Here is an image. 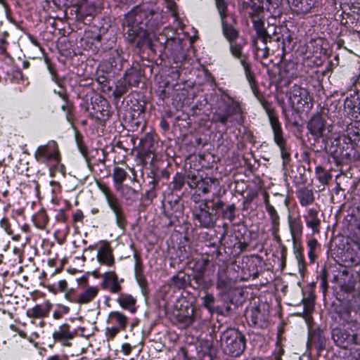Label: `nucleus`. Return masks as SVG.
<instances>
[{
  "label": "nucleus",
  "mask_w": 360,
  "mask_h": 360,
  "mask_svg": "<svg viewBox=\"0 0 360 360\" xmlns=\"http://www.w3.org/2000/svg\"><path fill=\"white\" fill-rule=\"evenodd\" d=\"M162 25L161 14L148 4L133 8L124 17L123 26L127 27V39L137 47L147 44L152 48L156 41L163 44L156 31Z\"/></svg>",
  "instance_id": "f257e3e1"
},
{
  "label": "nucleus",
  "mask_w": 360,
  "mask_h": 360,
  "mask_svg": "<svg viewBox=\"0 0 360 360\" xmlns=\"http://www.w3.org/2000/svg\"><path fill=\"white\" fill-rule=\"evenodd\" d=\"M264 108L273 132L274 141L280 149L283 165H286L290 160V153L281 124L274 109L268 107H264Z\"/></svg>",
  "instance_id": "f03ea898"
},
{
  "label": "nucleus",
  "mask_w": 360,
  "mask_h": 360,
  "mask_svg": "<svg viewBox=\"0 0 360 360\" xmlns=\"http://www.w3.org/2000/svg\"><path fill=\"white\" fill-rule=\"evenodd\" d=\"M98 187L105 195L108 205L115 215L117 226L120 229L124 230L127 221L120 201L107 184L98 183Z\"/></svg>",
  "instance_id": "7ed1b4c3"
},
{
  "label": "nucleus",
  "mask_w": 360,
  "mask_h": 360,
  "mask_svg": "<svg viewBox=\"0 0 360 360\" xmlns=\"http://www.w3.org/2000/svg\"><path fill=\"white\" fill-rule=\"evenodd\" d=\"M221 340L226 352L231 356H238L245 350V337L235 328H230L224 331L221 336Z\"/></svg>",
  "instance_id": "20e7f679"
},
{
  "label": "nucleus",
  "mask_w": 360,
  "mask_h": 360,
  "mask_svg": "<svg viewBox=\"0 0 360 360\" xmlns=\"http://www.w3.org/2000/svg\"><path fill=\"white\" fill-rule=\"evenodd\" d=\"M291 107L296 110L311 108V98L307 89L297 84L292 86L286 94Z\"/></svg>",
  "instance_id": "39448f33"
},
{
  "label": "nucleus",
  "mask_w": 360,
  "mask_h": 360,
  "mask_svg": "<svg viewBox=\"0 0 360 360\" xmlns=\"http://www.w3.org/2000/svg\"><path fill=\"white\" fill-rule=\"evenodd\" d=\"M34 158L40 163L57 165L60 161L57 143L55 141H50L45 145L39 146L34 152Z\"/></svg>",
  "instance_id": "423d86ee"
},
{
  "label": "nucleus",
  "mask_w": 360,
  "mask_h": 360,
  "mask_svg": "<svg viewBox=\"0 0 360 360\" xmlns=\"http://www.w3.org/2000/svg\"><path fill=\"white\" fill-rule=\"evenodd\" d=\"M220 100L225 105L226 110L224 113L220 112H214L213 119L215 122H219L225 124L231 116L242 112L240 103L230 96L226 92L224 91L221 94Z\"/></svg>",
  "instance_id": "0eeeda50"
},
{
  "label": "nucleus",
  "mask_w": 360,
  "mask_h": 360,
  "mask_svg": "<svg viewBox=\"0 0 360 360\" xmlns=\"http://www.w3.org/2000/svg\"><path fill=\"white\" fill-rule=\"evenodd\" d=\"M107 323L108 326L106 328L105 335L108 340H112L120 332L126 330L129 319L124 314L113 311L108 314Z\"/></svg>",
  "instance_id": "6e6552de"
},
{
  "label": "nucleus",
  "mask_w": 360,
  "mask_h": 360,
  "mask_svg": "<svg viewBox=\"0 0 360 360\" xmlns=\"http://www.w3.org/2000/svg\"><path fill=\"white\" fill-rule=\"evenodd\" d=\"M229 43L231 54L240 60V63L244 69L246 78L251 84L254 82V76L251 72L250 65L248 62V56L243 51L245 43H238L236 40Z\"/></svg>",
  "instance_id": "1a4fd4ad"
},
{
  "label": "nucleus",
  "mask_w": 360,
  "mask_h": 360,
  "mask_svg": "<svg viewBox=\"0 0 360 360\" xmlns=\"http://www.w3.org/2000/svg\"><path fill=\"white\" fill-rule=\"evenodd\" d=\"M307 128L315 137H322L323 141L332 139L330 135V126L326 127L325 121L321 115L313 116L307 124Z\"/></svg>",
  "instance_id": "9d476101"
},
{
  "label": "nucleus",
  "mask_w": 360,
  "mask_h": 360,
  "mask_svg": "<svg viewBox=\"0 0 360 360\" xmlns=\"http://www.w3.org/2000/svg\"><path fill=\"white\" fill-rule=\"evenodd\" d=\"M101 286L103 289L112 294H120L122 290V283L123 278H119L117 274L112 271L104 273L102 275Z\"/></svg>",
  "instance_id": "9b49d317"
},
{
  "label": "nucleus",
  "mask_w": 360,
  "mask_h": 360,
  "mask_svg": "<svg viewBox=\"0 0 360 360\" xmlns=\"http://www.w3.org/2000/svg\"><path fill=\"white\" fill-rule=\"evenodd\" d=\"M193 216L200 227L208 229L214 226L215 224L212 213L207 209V203H203L195 208L193 211Z\"/></svg>",
  "instance_id": "f8f14e48"
},
{
  "label": "nucleus",
  "mask_w": 360,
  "mask_h": 360,
  "mask_svg": "<svg viewBox=\"0 0 360 360\" xmlns=\"http://www.w3.org/2000/svg\"><path fill=\"white\" fill-rule=\"evenodd\" d=\"M216 287L219 290L218 295L223 298L229 295L235 289L234 283L224 271L217 274Z\"/></svg>",
  "instance_id": "ddd939ff"
},
{
  "label": "nucleus",
  "mask_w": 360,
  "mask_h": 360,
  "mask_svg": "<svg viewBox=\"0 0 360 360\" xmlns=\"http://www.w3.org/2000/svg\"><path fill=\"white\" fill-rule=\"evenodd\" d=\"M325 345L326 338L321 329L316 328L309 330L307 343V346L309 349L315 348L318 352H321L324 349Z\"/></svg>",
  "instance_id": "4468645a"
},
{
  "label": "nucleus",
  "mask_w": 360,
  "mask_h": 360,
  "mask_svg": "<svg viewBox=\"0 0 360 360\" xmlns=\"http://www.w3.org/2000/svg\"><path fill=\"white\" fill-rule=\"evenodd\" d=\"M288 223L292 243H300L303 233V224L300 216L292 217L288 214Z\"/></svg>",
  "instance_id": "2eb2a0df"
},
{
  "label": "nucleus",
  "mask_w": 360,
  "mask_h": 360,
  "mask_svg": "<svg viewBox=\"0 0 360 360\" xmlns=\"http://www.w3.org/2000/svg\"><path fill=\"white\" fill-rule=\"evenodd\" d=\"M97 260L101 265L111 266L115 264V258L110 245L105 242L98 248Z\"/></svg>",
  "instance_id": "dca6fc26"
},
{
  "label": "nucleus",
  "mask_w": 360,
  "mask_h": 360,
  "mask_svg": "<svg viewBox=\"0 0 360 360\" xmlns=\"http://www.w3.org/2000/svg\"><path fill=\"white\" fill-rule=\"evenodd\" d=\"M291 9L298 15H305L315 7L316 0H288Z\"/></svg>",
  "instance_id": "f3484780"
},
{
  "label": "nucleus",
  "mask_w": 360,
  "mask_h": 360,
  "mask_svg": "<svg viewBox=\"0 0 360 360\" xmlns=\"http://www.w3.org/2000/svg\"><path fill=\"white\" fill-rule=\"evenodd\" d=\"M306 225L311 229L313 233L320 232L321 219L319 217V212L315 208H309L304 216Z\"/></svg>",
  "instance_id": "a211bd4d"
},
{
  "label": "nucleus",
  "mask_w": 360,
  "mask_h": 360,
  "mask_svg": "<svg viewBox=\"0 0 360 360\" xmlns=\"http://www.w3.org/2000/svg\"><path fill=\"white\" fill-rule=\"evenodd\" d=\"M51 304L47 303L44 305L37 304L32 308L27 310V315L29 318L32 319H42L44 317L48 316L51 310Z\"/></svg>",
  "instance_id": "6ab92c4d"
},
{
  "label": "nucleus",
  "mask_w": 360,
  "mask_h": 360,
  "mask_svg": "<svg viewBox=\"0 0 360 360\" xmlns=\"http://www.w3.org/2000/svg\"><path fill=\"white\" fill-rule=\"evenodd\" d=\"M99 288L98 286H88L79 293V305L87 304L92 302L98 295Z\"/></svg>",
  "instance_id": "aec40b11"
},
{
  "label": "nucleus",
  "mask_w": 360,
  "mask_h": 360,
  "mask_svg": "<svg viewBox=\"0 0 360 360\" xmlns=\"http://www.w3.org/2000/svg\"><path fill=\"white\" fill-rule=\"evenodd\" d=\"M252 25L256 31L257 36L262 42L266 45L269 41H271V36L268 33L264 27V22L259 18H254L252 20Z\"/></svg>",
  "instance_id": "412c9836"
},
{
  "label": "nucleus",
  "mask_w": 360,
  "mask_h": 360,
  "mask_svg": "<svg viewBox=\"0 0 360 360\" xmlns=\"http://www.w3.org/2000/svg\"><path fill=\"white\" fill-rule=\"evenodd\" d=\"M116 301L122 308L131 313H134L136 310L135 307L136 300L131 295L120 292Z\"/></svg>",
  "instance_id": "4be33fe9"
},
{
  "label": "nucleus",
  "mask_w": 360,
  "mask_h": 360,
  "mask_svg": "<svg viewBox=\"0 0 360 360\" xmlns=\"http://www.w3.org/2000/svg\"><path fill=\"white\" fill-rule=\"evenodd\" d=\"M70 325L67 323L60 326L53 333V339L58 342L72 340L75 336V333L70 331Z\"/></svg>",
  "instance_id": "5701e85b"
},
{
  "label": "nucleus",
  "mask_w": 360,
  "mask_h": 360,
  "mask_svg": "<svg viewBox=\"0 0 360 360\" xmlns=\"http://www.w3.org/2000/svg\"><path fill=\"white\" fill-rule=\"evenodd\" d=\"M266 210L269 215L271 224V231L272 235L276 238H279V236H278V232L279 231L280 226V217L273 205L266 207Z\"/></svg>",
  "instance_id": "b1692460"
},
{
  "label": "nucleus",
  "mask_w": 360,
  "mask_h": 360,
  "mask_svg": "<svg viewBox=\"0 0 360 360\" xmlns=\"http://www.w3.org/2000/svg\"><path fill=\"white\" fill-rule=\"evenodd\" d=\"M117 191L129 205L135 202L139 198V191L128 185L122 186Z\"/></svg>",
  "instance_id": "393cba45"
},
{
  "label": "nucleus",
  "mask_w": 360,
  "mask_h": 360,
  "mask_svg": "<svg viewBox=\"0 0 360 360\" xmlns=\"http://www.w3.org/2000/svg\"><path fill=\"white\" fill-rule=\"evenodd\" d=\"M221 24L223 35L229 42L235 41L238 37V30L228 22L227 19L221 20Z\"/></svg>",
  "instance_id": "a878e982"
},
{
  "label": "nucleus",
  "mask_w": 360,
  "mask_h": 360,
  "mask_svg": "<svg viewBox=\"0 0 360 360\" xmlns=\"http://www.w3.org/2000/svg\"><path fill=\"white\" fill-rule=\"evenodd\" d=\"M302 248L300 243H293V252L297 262L298 269L300 274H304L306 270V262L302 253Z\"/></svg>",
  "instance_id": "bb28decb"
},
{
  "label": "nucleus",
  "mask_w": 360,
  "mask_h": 360,
  "mask_svg": "<svg viewBox=\"0 0 360 360\" xmlns=\"http://www.w3.org/2000/svg\"><path fill=\"white\" fill-rule=\"evenodd\" d=\"M297 198L300 205L303 207L309 205L314 201V195L313 191L306 188L298 191Z\"/></svg>",
  "instance_id": "cd10ccee"
},
{
  "label": "nucleus",
  "mask_w": 360,
  "mask_h": 360,
  "mask_svg": "<svg viewBox=\"0 0 360 360\" xmlns=\"http://www.w3.org/2000/svg\"><path fill=\"white\" fill-rule=\"evenodd\" d=\"M127 176V172L123 168L118 166L115 167L112 179L117 190H120V187L123 186V182L126 180Z\"/></svg>",
  "instance_id": "c85d7f7f"
},
{
  "label": "nucleus",
  "mask_w": 360,
  "mask_h": 360,
  "mask_svg": "<svg viewBox=\"0 0 360 360\" xmlns=\"http://www.w3.org/2000/svg\"><path fill=\"white\" fill-rule=\"evenodd\" d=\"M214 182V180L211 179L204 181H199L194 178L188 182V184L191 188L198 187L202 191V193L206 194L210 191V187Z\"/></svg>",
  "instance_id": "c756f323"
},
{
  "label": "nucleus",
  "mask_w": 360,
  "mask_h": 360,
  "mask_svg": "<svg viewBox=\"0 0 360 360\" xmlns=\"http://www.w3.org/2000/svg\"><path fill=\"white\" fill-rule=\"evenodd\" d=\"M333 339L337 345L341 347H347V342L349 337V334L340 329H335L332 333Z\"/></svg>",
  "instance_id": "7c9ffc66"
},
{
  "label": "nucleus",
  "mask_w": 360,
  "mask_h": 360,
  "mask_svg": "<svg viewBox=\"0 0 360 360\" xmlns=\"http://www.w3.org/2000/svg\"><path fill=\"white\" fill-rule=\"evenodd\" d=\"M0 227L4 230V231L9 236H12V240L14 241H19L21 238L20 234H13V229H11V225L8 221V219L6 217H4L0 221Z\"/></svg>",
  "instance_id": "2f4dec72"
},
{
  "label": "nucleus",
  "mask_w": 360,
  "mask_h": 360,
  "mask_svg": "<svg viewBox=\"0 0 360 360\" xmlns=\"http://www.w3.org/2000/svg\"><path fill=\"white\" fill-rule=\"evenodd\" d=\"M357 94H359V93L355 92L354 94L350 95V96L347 97L344 103V106L345 108H347L350 111L355 113H356L358 105Z\"/></svg>",
  "instance_id": "473e14b6"
},
{
  "label": "nucleus",
  "mask_w": 360,
  "mask_h": 360,
  "mask_svg": "<svg viewBox=\"0 0 360 360\" xmlns=\"http://www.w3.org/2000/svg\"><path fill=\"white\" fill-rule=\"evenodd\" d=\"M129 87L130 86L127 85L126 82H124L122 78L120 79L117 81L113 91L114 96L115 98H120L128 91Z\"/></svg>",
  "instance_id": "72a5a7b5"
},
{
  "label": "nucleus",
  "mask_w": 360,
  "mask_h": 360,
  "mask_svg": "<svg viewBox=\"0 0 360 360\" xmlns=\"http://www.w3.org/2000/svg\"><path fill=\"white\" fill-rule=\"evenodd\" d=\"M215 6L219 13L220 20H224L228 18V4L225 0H214Z\"/></svg>",
  "instance_id": "f704fd0d"
},
{
  "label": "nucleus",
  "mask_w": 360,
  "mask_h": 360,
  "mask_svg": "<svg viewBox=\"0 0 360 360\" xmlns=\"http://www.w3.org/2000/svg\"><path fill=\"white\" fill-rule=\"evenodd\" d=\"M339 317L345 323H352V325L355 327V328H358L359 327V324L356 321H352L351 317V311L349 308L343 307L340 309L338 311Z\"/></svg>",
  "instance_id": "c9c22d12"
},
{
  "label": "nucleus",
  "mask_w": 360,
  "mask_h": 360,
  "mask_svg": "<svg viewBox=\"0 0 360 360\" xmlns=\"http://www.w3.org/2000/svg\"><path fill=\"white\" fill-rule=\"evenodd\" d=\"M130 87L139 83L138 75L134 71H127L122 77Z\"/></svg>",
  "instance_id": "e433bc0d"
},
{
  "label": "nucleus",
  "mask_w": 360,
  "mask_h": 360,
  "mask_svg": "<svg viewBox=\"0 0 360 360\" xmlns=\"http://www.w3.org/2000/svg\"><path fill=\"white\" fill-rule=\"evenodd\" d=\"M236 207L234 204L228 205V207L222 210V217L228 219L230 221H233L236 219L235 212Z\"/></svg>",
  "instance_id": "4c0bfd02"
},
{
  "label": "nucleus",
  "mask_w": 360,
  "mask_h": 360,
  "mask_svg": "<svg viewBox=\"0 0 360 360\" xmlns=\"http://www.w3.org/2000/svg\"><path fill=\"white\" fill-rule=\"evenodd\" d=\"M202 300L205 307L209 310H212L213 309L215 298L212 294L207 293L204 297H202Z\"/></svg>",
  "instance_id": "58836bf2"
},
{
  "label": "nucleus",
  "mask_w": 360,
  "mask_h": 360,
  "mask_svg": "<svg viewBox=\"0 0 360 360\" xmlns=\"http://www.w3.org/2000/svg\"><path fill=\"white\" fill-rule=\"evenodd\" d=\"M61 109L66 113V119L68 122L72 124L73 115L71 112L72 106L66 101V103L61 106Z\"/></svg>",
  "instance_id": "ea45409f"
},
{
  "label": "nucleus",
  "mask_w": 360,
  "mask_h": 360,
  "mask_svg": "<svg viewBox=\"0 0 360 360\" xmlns=\"http://www.w3.org/2000/svg\"><path fill=\"white\" fill-rule=\"evenodd\" d=\"M65 298L70 302L79 304V293L69 291L65 294Z\"/></svg>",
  "instance_id": "a19ab883"
},
{
  "label": "nucleus",
  "mask_w": 360,
  "mask_h": 360,
  "mask_svg": "<svg viewBox=\"0 0 360 360\" xmlns=\"http://www.w3.org/2000/svg\"><path fill=\"white\" fill-rule=\"evenodd\" d=\"M260 311L258 309L255 308L251 310V321L254 324H257L260 321Z\"/></svg>",
  "instance_id": "79ce46f5"
},
{
  "label": "nucleus",
  "mask_w": 360,
  "mask_h": 360,
  "mask_svg": "<svg viewBox=\"0 0 360 360\" xmlns=\"http://www.w3.org/2000/svg\"><path fill=\"white\" fill-rule=\"evenodd\" d=\"M134 273L135 276L143 274V264L139 259H136L134 264Z\"/></svg>",
  "instance_id": "37998d69"
},
{
  "label": "nucleus",
  "mask_w": 360,
  "mask_h": 360,
  "mask_svg": "<svg viewBox=\"0 0 360 360\" xmlns=\"http://www.w3.org/2000/svg\"><path fill=\"white\" fill-rule=\"evenodd\" d=\"M139 286L143 290L147 286V281L143 274L135 276Z\"/></svg>",
  "instance_id": "c03bdc74"
},
{
  "label": "nucleus",
  "mask_w": 360,
  "mask_h": 360,
  "mask_svg": "<svg viewBox=\"0 0 360 360\" xmlns=\"http://www.w3.org/2000/svg\"><path fill=\"white\" fill-rule=\"evenodd\" d=\"M303 303H304V313L305 314H311V311H313V308H314L312 302L309 300H304Z\"/></svg>",
  "instance_id": "a18cd8bd"
},
{
  "label": "nucleus",
  "mask_w": 360,
  "mask_h": 360,
  "mask_svg": "<svg viewBox=\"0 0 360 360\" xmlns=\"http://www.w3.org/2000/svg\"><path fill=\"white\" fill-rule=\"evenodd\" d=\"M281 266L283 269L286 264V259H287V248L285 246H283L281 250Z\"/></svg>",
  "instance_id": "49530a36"
},
{
  "label": "nucleus",
  "mask_w": 360,
  "mask_h": 360,
  "mask_svg": "<svg viewBox=\"0 0 360 360\" xmlns=\"http://www.w3.org/2000/svg\"><path fill=\"white\" fill-rule=\"evenodd\" d=\"M84 219L83 212L81 210H77L73 214V220L75 222L82 221Z\"/></svg>",
  "instance_id": "de8ad7c7"
},
{
  "label": "nucleus",
  "mask_w": 360,
  "mask_h": 360,
  "mask_svg": "<svg viewBox=\"0 0 360 360\" xmlns=\"http://www.w3.org/2000/svg\"><path fill=\"white\" fill-rule=\"evenodd\" d=\"M131 346L129 343H124L122 345V352L124 355L128 356L131 352Z\"/></svg>",
  "instance_id": "09e8293b"
},
{
  "label": "nucleus",
  "mask_w": 360,
  "mask_h": 360,
  "mask_svg": "<svg viewBox=\"0 0 360 360\" xmlns=\"http://www.w3.org/2000/svg\"><path fill=\"white\" fill-rule=\"evenodd\" d=\"M6 41L4 39L1 40V44H0V56H7V51H6Z\"/></svg>",
  "instance_id": "8fccbe9b"
},
{
  "label": "nucleus",
  "mask_w": 360,
  "mask_h": 360,
  "mask_svg": "<svg viewBox=\"0 0 360 360\" xmlns=\"http://www.w3.org/2000/svg\"><path fill=\"white\" fill-rule=\"evenodd\" d=\"M318 245V241L316 239H311L307 242V246L309 248V250H316Z\"/></svg>",
  "instance_id": "3c124183"
},
{
  "label": "nucleus",
  "mask_w": 360,
  "mask_h": 360,
  "mask_svg": "<svg viewBox=\"0 0 360 360\" xmlns=\"http://www.w3.org/2000/svg\"><path fill=\"white\" fill-rule=\"evenodd\" d=\"M47 360H69L68 357L65 355L55 354L49 356Z\"/></svg>",
  "instance_id": "603ef678"
},
{
  "label": "nucleus",
  "mask_w": 360,
  "mask_h": 360,
  "mask_svg": "<svg viewBox=\"0 0 360 360\" xmlns=\"http://www.w3.org/2000/svg\"><path fill=\"white\" fill-rule=\"evenodd\" d=\"M330 178V176L325 171L319 175V179L321 183H326Z\"/></svg>",
  "instance_id": "864d4df0"
},
{
  "label": "nucleus",
  "mask_w": 360,
  "mask_h": 360,
  "mask_svg": "<svg viewBox=\"0 0 360 360\" xmlns=\"http://www.w3.org/2000/svg\"><path fill=\"white\" fill-rule=\"evenodd\" d=\"M263 200H264V203L265 207L271 205L269 202V193L266 191H264L263 193Z\"/></svg>",
  "instance_id": "5fc2aeb1"
},
{
  "label": "nucleus",
  "mask_w": 360,
  "mask_h": 360,
  "mask_svg": "<svg viewBox=\"0 0 360 360\" xmlns=\"http://www.w3.org/2000/svg\"><path fill=\"white\" fill-rule=\"evenodd\" d=\"M55 93H56L60 98H62L64 101H67V95L65 93L64 90L60 88V89L58 91H54Z\"/></svg>",
  "instance_id": "6e6d98bb"
},
{
  "label": "nucleus",
  "mask_w": 360,
  "mask_h": 360,
  "mask_svg": "<svg viewBox=\"0 0 360 360\" xmlns=\"http://www.w3.org/2000/svg\"><path fill=\"white\" fill-rule=\"evenodd\" d=\"M224 205V203L223 201L218 200L217 202H216L214 204L213 208L216 209V210H220V209H221L223 207Z\"/></svg>",
  "instance_id": "4d7b16f0"
},
{
  "label": "nucleus",
  "mask_w": 360,
  "mask_h": 360,
  "mask_svg": "<svg viewBox=\"0 0 360 360\" xmlns=\"http://www.w3.org/2000/svg\"><path fill=\"white\" fill-rule=\"evenodd\" d=\"M354 286L353 284L349 285L347 286L342 285V289L347 292H352L354 290Z\"/></svg>",
  "instance_id": "13d9d810"
},
{
  "label": "nucleus",
  "mask_w": 360,
  "mask_h": 360,
  "mask_svg": "<svg viewBox=\"0 0 360 360\" xmlns=\"http://www.w3.org/2000/svg\"><path fill=\"white\" fill-rule=\"evenodd\" d=\"M0 4L4 6L6 14L8 15L10 13V9L8 8V6L6 1V0H0Z\"/></svg>",
  "instance_id": "bf43d9fd"
},
{
  "label": "nucleus",
  "mask_w": 360,
  "mask_h": 360,
  "mask_svg": "<svg viewBox=\"0 0 360 360\" xmlns=\"http://www.w3.org/2000/svg\"><path fill=\"white\" fill-rule=\"evenodd\" d=\"M308 256H309L311 262H313L316 257L315 250H309Z\"/></svg>",
  "instance_id": "052dcab7"
},
{
  "label": "nucleus",
  "mask_w": 360,
  "mask_h": 360,
  "mask_svg": "<svg viewBox=\"0 0 360 360\" xmlns=\"http://www.w3.org/2000/svg\"><path fill=\"white\" fill-rule=\"evenodd\" d=\"M94 11H95V9L94 7L89 6L88 11L82 13V15H84L85 16L93 15V13L94 12Z\"/></svg>",
  "instance_id": "680f3d73"
},
{
  "label": "nucleus",
  "mask_w": 360,
  "mask_h": 360,
  "mask_svg": "<svg viewBox=\"0 0 360 360\" xmlns=\"http://www.w3.org/2000/svg\"><path fill=\"white\" fill-rule=\"evenodd\" d=\"M352 339L355 344L360 345V335L358 334H354Z\"/></svg>",
  "instance_id": "e2e57ef3"
},
{
  "label": "nucleus",
  "mask_w": 360,
  "mask_h": 360,
  "mask_svg": "<svg viewBox=\"0 0 360 360\" xmlns=\"http://www.w3.org/2000/svg\"><path fill=\"white\" fill-rule=\"evenodd\" d=\"M53 317L55 319H60L61 317H62V313L61 311L57 310V311H55L53 314Z\"/></svg>",
  "instance_id": "0e129e2a"
},
{
  "label": "nucleus",
  "mask_w": 360,
  "mask_h": 360,
  "mask_svg": "<svg viewBox=\"0 0 360 360\" xmlns=\"http://www.w3.org/2000/svg\"><path fill=\"white\" fill-rule=\"evenodd\" d=\"M269 48L266 46L263 50V58H266L268 56H269Z\"/></svg>",
  "instance_id": "69168bd1"
},
{
  "label": "nucleus",
  "mask_w": 360,
  "mask_h": 360,
  "mask_svg": "<svg viewBox=\"0 0 360 360\" xmlns=\"http://www.w3.org/2000/svg\"><path fill=\"white\" fill-rule=\"evenodd\" d=\"M357 98H358V105H357L356 113H358L360 115V94H357Z\"/></svg>",
  "instance_id": "338daca9"
},
{
  "label": "nucleus",
  "mask_w": 360,
  "mask_h": 360,
  "mask_svg": "<svg viewBox=\"0 0 360 360\" xmlns=\"http://www.w3.org/2000/svg\"><path fill=\"white\" fill-rule=\"evenodd\" d=\"M323 172H324V169H323V167H316V174H319V175H320V174H321V173H323Z\"/></svg>",
  "instance_id": "774afa93"
}]
</instances>
